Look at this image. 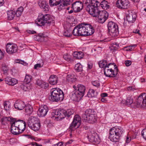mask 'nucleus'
I'll list each match as a JSON object with an SVG mask.
<instances>
[{
  "label": "nucleus",
  "instance_id": "obj_1",
  "mask_svg": "<svg viewBox=\"0 0 146 146\" xmlns=\"http://www.w3.org/2000/svg\"><path fill=\"white\" fill-rule=\"evenodd\" d=\"M93 27L89 24H81L76 26L72 33L76 36H88L92 34L94 32Z\"/></svg>",
  "mask_w": 146,
  "mask_h": 146
},
{
  "label": "nucleus",
  "instance_id": "obj_2",
  "mask_svg": "<svg viewBox=\"0 0 146 146\" xmlns=\"http://www.w3.org/2000/svg\"><path fill=\"white\" fill-rule=\"evenodd\" d=\"M100 3L98 2L92 5H88L86 7V10L89 14L93 17H96V20H99L100 21Z\"/></svg>",
  "mask_w": 146,
  "mask_h": 146
},
{
  "label": "nucleus",
  "instance_id": "obj_3",
  "mask_svg": "<svg viewBox=\"0 0 146 146\" xmlns=\"http://www.w3.org/2000/svg\"><path fill=\"white\" fill-rule=\"evenodd\" d=\"M123 132V129L121 127H114L110 130L109 138L112 142H118L120 137L121 136Z\"/></svg>",
  "mask_w": 146,
  "mask_h": 146
},
{
  "label": "nucleus",
  "instance_id": "obj_4",
  "mask_svg": "<svg viewBox=\"0 0 146 146\" xmlns=\"http://www.w3.org/2000/svg\"><path fill=\"white\" fill-rule=\"evenodd\" d=\"M74 113V110L69 109L67 110L62 109L60 111H56L54 113H52V117L54 118L57 120H60L64 118V116L68 117L73 114Z\"/></svg>",
  "mask_w": 146,
  "mask_h": 146
},
{
  "label": "nucleus",
  "instance_id": "obj_5",
  "mask_svg": "<svg viewBox=\"0 0 146 146\" xmlns=\"http://www.w3.org/2000/svg\"><path fill=\"white\" fill-rule=\"evenodd\" d=\"M82 118L85 121L93 123L97 121V116L94 110L88 109L86 110L83 115Z\"/></svg>",
  "mask_w": 146,
  "mask_h": 146
},
{
  "label": "nucleus",
  "instance_id": "obj_6",
  "mask_svg": "<svg viewBox=\"0 0 146 146\" xmlns=\"http://www.w3.org/2000/svg\"><path fill=\"white\" fill-rule=\"evenodd\" d=\"M64 98L63 92L59 89L55 88L51 91V95L49 97V100L52 102H58L62 100Z\"/></svg>",
  "mask_w": 146,
  "mask_h": 146
},
{
  "label": "nucleus",
  "instance_id": "obj_7",
  "mask_svg": "<svg viewBox=\"0 0 146 146\" xmlns=\"http://www.w3.org/2000/svg\"><path fill=\"white\" fill-rule=\"evenodd\" d=\"M51 17L50 15L48 14H45L43 15V14H41L39 15L37 19V23L36 24L39 26H42L45 25L46 24V25L50 24L51 23Z\"/></svg>",
  "mask_w": 146,
  "mask_h": 146
},
{
  "label": "nucleus",
  "instance_id": "obj_8",
  "mask_svg": "<svg viewBox=\"0 0 146 146\" xmlns=\"http://www.w3.org/2000/svg\"><path fill=\"white\" fill-rule=\"evenodd\" d=\"M108 27L109 33L112 37H115L119 34L118 26L115 23L112 21L108 22Z\"/></svg>",
  "mask_w": 146,
  "mask_h": 146
},
{
  "label": "nucleus",
  "instance_id": "obj_9",
  "mask_svg": "<svg viewBox=\"0 0 146 146\" xmlns=\"http://www.w3.org/2000/svg\"><path fill=\"white\" fill-rule=\"evenodd\" d=\"M81 122V118L79 115H75L73 121L69 127V129L72 131L73 128H78L80 126Z\"/></svg>",
  "mask_w": 146,
  "mask_h": 146
},
{
  "label": "nucleus",
  "instance_id": "obj_10",
  "mask_svg": "<svg viewBox=\"0 0 146 146\" xmlns=\"http://www.w3.org/2000/svg\"><path fill=\"white\" fill-rule=\"evenodd\" d=\"M116 5L119 8L126 9L129 6L130 3L128 0H118Z\"/></svg>",
  "mask_w": 146,
  "mask_h": 146
},
{
  "label": "nucleus",
  "instance_id": "obj_11",
  "mask_svg": "<svg viewBox=\"0 0 146 146\" xmlns=\"http://www.w3.org/2000/svg\"><path fill=\"white\" fill-rule=\"evenodd\" d=\"M144 94H141L137 98L136 107H139L140 106H146V96L143 97Z\"/></svg>",
  "mask_w": 146,
  "mask_h": 146
},
{
  "label": "nucleus",
  "instance_id": "obj_12",
  "mask_svg": "<svg viewBox=\"0 0 146 146\" xmlns=\"http://www.w3.org/2000/svg\"><path fill=\"white\" fill-rule=\"evenodd\" d=\"M17 50V46L16 44L9 43L6 45V51L9 54H12L16 52Z\"/></svg>",
  "mask_w": 146,
  "mask_h": 146
},
{
  "label": "nucleus",
  "instance_id": "obj_13",
  "mask_svg": "<svg viewBox=\"0 0 146 146\" xmlns=\"http://www.w3.org/2000/svg\"><path fill=\"white\" fill-rule=\"evenodd\" d=\"M15 123V125L19 127L20 131L21 133L23 132L25 129L26 123L25 121L23 120H17L16 119L13 121Z\"/></svg>",
  "mask_w": 146,
  "mask_h": 146
},
{
  "label": "nucleus",
  "instance_id": "obj_14",
  "mask_svg": "<svg viewBox=\"0 0 146 146\" xmlns=\"http://www.w3.org/2000/svg\"><path fill=\"white\" fill-rule=\"evenodd\" d=\"M15 123V125L19 127L20 131L21 133L23 132L25 129L26 123L25 121L23 120H17L16 119L13 121Z\"/></svg>",
  "mask_w": 146,
  "mask_h": 146
},
{
  "label": "nucleus",
  "instance_id": "obj_15",
  "mask_svg": "<svg viewBox=\"0 0 146 146\" xmlns=\"http://www.w3.org/2000/svg\"><path fill=\"white\" fill-rule=\"evenodd\" d=\"M89 141L91 142H99L100 139L98 135L96 133L93 132V133H89L88 135L87 136Z\"/></svg>",
  "mask_w": 146,
  "mask_h": 146
},
{
  "label": "nucleus",
  "instance_id": "obj_16",
  "mask_svg": "<svg viewBox=\"0 0 146 146\" xmlns=\"http://www.w3.org/2000/svg\"><path fill=\"white\" fill-rule=\"evenodd\" d=\"M83 7L82 3L76 1L72 4V7L74 12H78L82 9Z\"/></svg>",
  "mask_w": 146,
  "mask_h": 146
},
{
  "label": "nucleus",
  "instance_id": "obj_17",
  "mask_svg": "<svg viewBox=\"0 0 146 146\" xmlns=\"http://www.w3.org/2000/svg\"><path fill=\"white\" fill-rule=\"evenodd\" d=\"M48 108L46 105L42 106L40 107L37 112L38 115L41 117L45 116L48 111Z\"/></svg>",
  "mask_w": 146,
  "mask_h": 146
},
{
  "label": "nucleus",
  "instance_id": "obj_18",
  "mask_svg": "<svg viewBox=\"0 0 146 146\" xmlns=\"http://www.w3.org/2000/svg\"><path fill=\"white\" fill-rule=\"evenodd\" d=\"M38 4L40 8L43 9L44 11H48L49 7L48 3L45 0H39Z\"/></svg>",
  "mask_w": 146,
  "mask_h": 146
},
{
  "label": "nucleus",
  "instance_id": "obj_19",
  "mask_svg": "<svg viewBox=\"0 0 146 146\" xmlns=\"http://www.w3.org/2000/svg\"><path fill=\"white\" fill-rule=\"evenodd\" d=\"M76 90V91L83 97L84 95L86 90L85 86L83 85L78 84L77 85Z\"/></svg>",
  "mask_w": 146,
  "mask_h": 146
},
{
  "label": "nucleus",
  "instance_id": "obj_20",
  "mask_svg": "<svg viewBox=\"0 0 146 146\" xmlns=\"http://www.w3.org/2000/svg\"><path fill=\"white\" fill-rule=\"evenodd\" d=\"M19 127L15 125V123L13 121L11 123V132L13 134L17 135L21 133L19 129Z\"/></svg>",
  "mask_w": 146,
  "mask_h": 146
},
{
  "label": "nucleus",
  "instance_id": "obj_21",
  "mask_svg": "<svg viewBox=\"0 0 146 146\" xmlns=\"http://www.w3.org/2000/svg\"><path fill=\"white\" fill-rule=\"evenodd\" d=\"M39 122V119L35 117L31 116L29 117L28 121V125L29 126H31L33 124Z\"/></svg>",
  "mask_w": 146,
  "mask_h": 146
},
{
  "label": "nucleus",
  "instance_id": "obj_22",
  "mask_svg": "<svg viewBox=\"0 0 146 146\" xmlns=\"http://www.w3.org/2000/svg\"><path fill=\"white\" fill-rule=\"evenodd\" d=\"M136 17V14L135 13L131 12L127 15L126 16L127 20L128 22L130 23H133L135 21Z\"/></svg>",
  "mask_w": 146,
  "mask_h": 146
},
{
  "label": "nucleus",
  "instance_id": "obj_23",
  "mask_svg": "<svg viewBox=\"0 0 146 146\" xmlns=\"http://www.w3.org/2000/svg\"><path fill=\"white\" fill-rule=\"evenodd\" d=\"M35 84L38 86L44 89L47 88L49 86L48 83L44 82L40 80H37Z\"/></svg>",
  "mask_w": 146,
  "mask_h": 146
},
{
  "label": "nucleus",
  "instance_id": "obj_24",
  "mask_svg": "<svg viewBox=\"0 0 146 146\" xmlns=\"http://www.w3.org/2000/svg\"><path fill=\"white\" fill-rule=\"evenodd\" d=\"M114 63H110L108 64V67H106L104 68L103 70L104 72V74L107 77H110L111 72L112 70V68H110V65H114Z\"/></svg>",
  "mask_w": 146,
  "mask_h": 146
},
{
  "label": "nucleus",
  "instance_id": "obj_25",
  "mask_svg": "<svg viewBox=\"0 0 146 146\" xmlns=\"http://www.w3.org/2000/svg\"><path fill=\"white\" fill-rule=\"evenodd\" d=\"M5 81L6 84L11 86H13L17 82L16 79L9 77H7L5 78Z\"/></svg>",
  "mask_w": 146,
  "mask_h": 146
},
{
  "label": "nucleus",
  "instance_id": "obj_26",
  "mask_svg": "<svg viewBox=\"0 0 146 146\" xmlns=\"http://www.w3.org/2000/svg\"><path fill=\"white\" fill-rule=\"evenodd\" d=\"M71 99L75 101H78L80 100L82 97L76 92V91L73 92L71 95H70Z\"/></svg>",
  "mask_w": 146,
  "mask_h": 146
},
{
  "label": "nucleus",
  "instance_id": "obj_27",
  "mask_svg": "<svg viewBox=\"0 0 146 146\" xmlns=\"http://www.w3.org/2000/svg\"><path fill=\"white\" fill-rule=\"evenodd\" d=\"M25 105L24 102L22 101H17L14 104V107L17 109L22 110L25 108Z\"/></svg>",
  "mask_w": 146,
  "mask_h": 146
},
{
  "label": "nucleus",
  "instance_id": "obj_28",
  "mask_svg": "<svg viewBox=\"0 0 146 146\" xmlns=\"http://www.w3.org/2000/svg\"><path fill=\"white\" fill-rule=\"evenodd\" d=\"M72 0H64L60 3V5L58 7V9L60 10L64 6H67L72 3Z\"/></svg>",
  "mask_w": 146,
  "mask_h": 146
},
{
  "label": "nucleus",
  "instance_id": "obj_29",
  "mask_svg": "<svg viewBox=\"0 0 146 146\" xmlns=\"http://www.w3.org/2000/svg\"><path fill=\"white\" fill-rule=\"evenodd\" d=\"M108 17V14L105 10L101 11V23H104Z\"/></svg>",
  "mask_w": 146,
  "mask_h": 146
},
{
  "label": "nucleus",
  "instance_id": "obj_30",
  "mask_svg": "<svg viewBox=\"0 0 146 146\" xmlns=\"http://www.w3.org/2000/svg\"><path fill=\"white\" fill-rule=\"evenodd\" d=\"M58 78L56 75H51L48 81L50 84L52 85L56 84L58 82Z\"/></svg>",
  "mask_w": 146,
  "mask_h": 146
},
{
  "label": "nucleus",
  "instance_id": "obj_31",
  "mask_svg": "<svg viewBox=\"0 0 146 146\" xmlns=\"http://www.w3.org/2000/svg\"><path fill=\"white\" fill-rule=\"evenodd\" d=\"M25 112L27 115H30L33 111V108L32 106L29 104L25 105Z\"/></svg>",
  "mask_w": 146,
  "mask_h": 146
},
{
  "label": "nucleus",
  "instance_id": "obj_32",
  "mask_svg": "<svg viewBox=\"0 0 146 146\" xmlns=\"http://www.w3.org/2000/svg\"><path fill=\"white\" fill-rule=\"evenodd\" d=\"M113 65V66L114 70L112 69V70L111 72L110 77H115L118 74V69L117 67L115 64H114Z\"/></svg>",
  "mask_w": 146,
  "mask_h": 146
},
{
  "label": "nucleus",
  "instance_id": "obj_33",
  "mask_svg": "<svg viewBox=\"0 0 146 146\" xmlns=\"http://www.w3.org/2000/svg\"><path fill=\"white\" fill-rule=\"evenodd\" d=\"M98 2V1L95 0H83V4H85L86 6L92 5Z\"/></svg>",
  "mask_w": 146,
  "mask_h": 146
},
{
  "label": "nucleus",
  "instance_id": "obj_34",
  "mask_svg": "<svg viewBox=\"0 0 146 146\" xmlns=\"http://www.w3.org/2000/svg\"><path fill=\"white\" fill-rule=\"evenodd\" d=\"M16 15L15 12L12 10L8 11L7 12V18L9 20H12Z\"/></svg>",
  "mask_w": 146,
  "mask_h": 146
},
{
  "label": "nucleus",
  "instance_id": "obj_35",
  "mask_svg": "<svg viewBox=\"0 0 146 146\" xmlns=\"http://www.w3.org/2000/svg\"><path fill=\"white\" fill-rule=\"evenodd\" d=\"M15 120V118H13L9 117H3L1 119V123L3 124H5V123L7 121H10L13 122Z\"/></svg>",
  "mask_w": 146,
  "mask_h": 146
},
{
  "label": "nucleus",
  "instance_id": "obj_36",
  "mask_svg": "<svg viewBox=\"0 0 146 146\" xmlns=\"http://www.w3.org/2000/svg\"><path fill=\"white\" fill-rule=\"evenodd\" d=\"M73 56L76 59H80L84 57L83 53L82 52H75L74 53Z\"/></svg>",
  "mask_w": 146,
  "mask_h": 146
},
{
  "label": "nucleus",
  "instance_id": "obj_37",
  "mask_svg": "<svg viewBox=\"0 0 146 146\" xmlns=\"http://www.w3.org/2000/svg\"><path fill=\"white\" fill-rule=\"evenodd\" d=\"M61 0H50L49 4L50 6H53L60 5Z\"/></svg>",
  "mask_w": 146,
  "mask_h": 146
},
{
  "label": "nucleus",
  "instance_id": "obj_38",
  "mask_svg": "<svg viewBox=\"0 0 146 146\" xmlns=\"http://www.w3.org/2000/svg\"><path fill=\"white\" fill-rule=\"evenodd\" d=\"M29 127L31 128L32 129L35 131H38L40 127V121H39V122L35 123L31 126H29Z\"/></svg>",
  "mask_w": 146,
  "mask_h": 146
},
{
  "label": "nucleus",
  "instance_id": "obj_39",
  "mask_svg": "<svg viewBox=\"0 0 146 146\" xmlns=\"http://www.w3.org/2000/svg\"><path fill=\"white\" fill-rule=\"evenodd\" d=\"M108 2L105 0L102 1L101 2V7L105 10H107L109 8V5L108 4Z\"/></svg>",
  "mask_w": 146,
  "mask_h": 146
},
{
  "label": "nucleus",
  "instance_id": "obj_40",
  "mask_svg": "<svg viewBox=\"0 0 146 146\" xmlns=\"http://www.w3.org/2000/svg\"><path fill=\"white\" fill-rule=\"evenodd\" d=\"M67 81L69 82H73L76 81V78L74 75H68L66 77Z\"/></svg>",
  "mask_w": 146,
  "mask_h": 146
},
{
  "label": "nucleus",
  "instance_id": "obj_41",
  "mask_svg": "<svg viewBox=\"0 0 146 146\" xmlns=\"http://www.w3.org/2000/svg\"><path fill=\"white\" fill-rule=\"evenodd\" d=\"M75 69L78 72H81L82 70V66L80 63H77L75 65Z\"/></svg>",
  "mask_w": 146,
  "mask_h": 146
},
{
  "label": "nucleus",
  "instance_id": "obj_42",
  "mask_svg": "<svg viewBox=\"0 0 146 146\" xmlns=\"http://www.w3.org/2000/svg\"><path fill=\"white\" fill-rule=\"evenodd\" d=\"M23 10V8L22 7H21L19 8L15 12L16 16L17 17L20 16L22 14Z\"/></svg>",
  "mask_w": 146,
  "mask_h": 146
},
{
  "label": "nucleus",
  "instance_id": "obj_43",
  "mask_svg": "<svg viewBox=\"0 0 146 146\" xmlns=\"http://www.w3.org/2000/svg\"><path fill=\"white\" fill-rule=\"evenodd\" d=\"M31 79L32 76L30 75L27 74L26 75L24 81L25 82H26L27 84L31 82Z\"/></svg>",
  "mask_w": 146,
  "mask_h": 146
},
{
  "label": "nucleus",
  "instance_id": "obj_44",
  "mask_svg": "<svg viewBox=\"0 0 146 146\" xmlns=\"http://www.w3.org/2000/svg\"><path fill=\"white\" fill-rule=\"evenodd\" d=\"M63 57L64 60L68 62H70L72 60L71 56L68 54H64Z\"/></svg>",
  "mask_w": 146,
  "mask_h": 146
},
{
  "label": "nucleus",
  "instance_id": "obj_45",
  "mask_svg": "<svg viewBox=\"0 0 146 146\" xmlns=\"http://www.w3.org/2000/svg\"><path fill=\"white\" fill-rule=\"evenodd\" d=\"M71 29L70 28H69L68 30H67L64 31L63 35L66 37H70L72 35L71 33Z\"/></svg>",
  "mask_w": 146,
  "mask_h": 146
},
{
  "label": "nucleus",
  "instance_id": "obj_46",
  "mask_svg": "<svg viewBox=\"0 0 146 146\" xmlns=\"http://www.w3.org/2000/svg\"><path fill=\"white\" fill-rule=\"evenodd\" d=\"M101 68L102 70H103L104 68L106 67H108V65L107 62L106 60H103L101 61Z\"/></svg>",
  "mask_w": 146,
  "mask_h": 146
},
{
  "label": "nucleus",
  "instance_id": "obj_47",
  "mask_svg": "<svg viewBox=\"0 0 146 146\" xmlns=\"http://www.w3.org/2000/svg\"><path fill=\"white\" fill-rule=\"evenodd\" d=\"M94 90L92 89H90L87 94L89 97L91 98L94 96Z\"/></svg>",
  "mask_w": 146,
  "mask_h": 146
},
{
  "label": "nucleus",
  "instance_id": "obj_48",
  "mask_svg": "<svg viewBox=\"0 0 146 146\" xmlns=\"http://www.w3.org/2000/svg\"><path fill=\"white\" fill-rule=\"evenodd\" d=\"M133 102V99L131 98V96H129L127 98L125 102L126 104L130 105L132 104Z\"/></svg>",
  "mask_w": 146,
  "mask_h": 146
},
{
  "label": "nucleus",
  "instance_id": "obj_49",
  "mask_svg": "<svg viewBox=\"0 0 146 146\" xmlns=\"http://www.w3.org/2000/svg\"><path fill=\"white\" fill-rule=\"evenodd\" d=\"M41 61L42 62L41 63L37 64L34 65V68L35 69H37L38 68L41 67L43 66L44 62L42 60H41Z\"/></svg>",
  "mask_w": 146,
  "mask_h": 146
},
{
  "label": "nucleus",
  "instance_id": "obj_50",
  "mask_svg": "<svg viewBox=\"0 0 146 146\" xmlns=\"http://www.w3.org/2000/svg\"><path fill=\"white\" fill-rule=\"evenodd\" d=\"M119 45L116 43H113V45L109 48L110 50H116L119 48Z\"/></svg>",
  "mask_w": 146,
  "mask_h": 146
},
{
  "label": "nucleus",
  "instance_id": "obj_51",
  "mask_svg": "<svg viewBox=\"0 0 146 146\" xmlns=\"http://www.w3.org/2000/svg\"><path fill=\"white\" fill-rule=\"evenodd\" d=\"M137 46L136 44H133L132 45H130L126 47V50L127 51H131L134 49Z\"/></svg>",
  "mask_w": 146,
  "mask_h": 146
},
{
  "label": "nucleus",
  "instance_id": "obj_52",
  "mask_svg": "<svg viewBox=\"0 0 146 146\" xmlns=\"http://www.w3.org/2000/svg\"><path fill=\"white\" fill-rule=\"evenodd\" d=\"M21 87L23 90L25 91H27L28 89L27 84H22L21 86Z\"/></svg>",
  "mask_w": 146,
  "mask_h": 146
},
{
  "label": "nucleus",
  "instance_id": "obj_53",
  "mask_svg": "<svg viewBox=\"0 0 146 146\" xmlns=\"http://www.w3.org/2000/svg\"><path fill=\"white\" fill-rule=\"evenodd\" d=\"M92 84L94 86L98 87L100 85L99 82L98 81H95L92 82Z\"/></svg>",
  "mask_w": 146,
  "mask_h": 146
},
{
  "label": "nucleus",
  "instance_id": "obj_54",
  "mask_svg": "<svg viewBox=\"0 0 146 146\" xmlns=\"http://www.w3.org/2000/svg\"><path fill=\"white\" fill-rule=\"evenodd\" d=\"M141 135L143 138L146 140V129H143L142 131Z\"/></svg>",
  "mask_w": 146,
  "mask_h": 146
},
{
  "label": "nucleus",
  "instance_id": "obj_55",
  "mask_svg": "<svg viewBox=\"0 0 146 146\" xmlns=\"http://www.w3.org/2000/svg\"><path fill=\"white\" fill-rule=\"evenodd\" d=\"M4 108L5 110H9V106L8 105L7 102H5L4 103Z\"/></svg>",
  "mask_w": 146,
  "mask_h": 146
},
{
  "label": "nucleus",
  "instance_id": "obj_56",
  "mask_svg": "<svg viewBox=\"0 0 146 146\" xmlns=\"http://www.w3.org/2000/svg\"><path fill=\"white\" fill-rule=\"evenodd\" d=\"M44 34H41V33H39L38 34V35H37L36 37L38 39H40L41 38H43L44 37Z\"/></svg>",
  "mask_w": 146,
  "mask_h": 146
},
{
  "label": "nucleus",
  "instance_id": "obj_57",
  "mask_svg": "<svg viewBox=\"0 0 146 146\" xmlns=\"http://www.w3.org/2000/svg\"><path fill=\"white\" fill-rule=\"evenodd\" d=\"M125 64L127 66H129L131 63V62L130 60H127L125 61Z\"/></svg>",
  "mask_w": 146,
  "mask_h": 146
},
{
  "label": "nucleus",
  "instance_id": "obj_58",
  "mask_svg": "<svg viewBox=\"0 0 146 146\" xmlns=\"http://www.w3.org/2000/svg\"><path fill=\"white\" fill-rule=\"evenodd\" d=\"M16 63H20L23 65L26 64V62L23 60H17Z\"/></svg>",
  "mask_w": 146,
  "mask_h": 146
},
{
  "label": "nucleus",
  "instance_id": "obj_59",
  "mask_svg": "<svg viewBox=\"0 0 146 146\" xmlns=\"http://www.w3.org/2000/svg\"><path fill=\"white\" fill-rule=\"evenodd\" d=\"M27 32L29 34H34L36 33L35 31L33 30H28L27 31Z\"/></svg>",
  "mask_w": 146,
  "mask_h": 146
},
{
  "label": "nucleus",
  "instance_id": "obj_60",
  "mask_svg": "<svg viewBox=\"0 0 146 146\" xmlns=\"http://www.w3.org/2000/svg\"><path fill=\"white\" fill-rule=\"evenodd\" d=\"M131 140V138L130 137L127 136L126 140V143H128L130 142Z\"/></svg>",
  "mask_w": 146,
  "mask_h": 146
},
{
  "label": "nucleus",
  "instance_id": "obj_61",
  "mask_svg": "<svg viewBox=\"0 0 146 146\" xmlns=\"http://www.w3.org/2000/svg\"><path fill=\"white\" fill-rule=\"evenodd\" d=\"M127 90L128 91H134L135 90V88L133 87L132 86H129L127 88Z\"/></svg>",
  "mask_w": 146,
  "mask_h": 146
},
{
  "label": "nucleus",
  "instance_id": "obj_62",
  "mask_svg": "<svg viewBox=\"0 0 146 146\" xmlns=\"http://www.w3.org/2000/svg\"><path fill=\"white\" fill-rule=\"evenodd\" d=\"M4 57L3 53L0 50V60L2 59Z\"/></svg>",
  "mask_w": 146,
  "mask_h": 146
},
{
  "label": "nucleus",
  "instance_id": "obj_63",
  "mask_svg": "<svg viewBox=\"0 0 146 146\" xmlns=\"http://www.w3.org/2000/svg\"><path fill=\"white\" fill-rule=\"evenodd\" d=\"M3 71H4L5 70H8L9 68L7 66H3L2 68Z\"/></svg>",
  "mask_w": 146,
  "mask_h": 146
},
{
  "label": "nucleus",
  "instance_id": "obj_64",
  "mask_svg": "<svg viewBox=\"0 0 146 146\" xmlns=\"http://www.w3.org/2000/svg\"><path fill=\"white\" fill-rule=\"evenodd\" d=\"M107 96L108 94L106 93H104L101 94V97L103 98Z\"/></svg>",
  "mask_w": 146,
  "mask_h": 146
}]
</instances>
